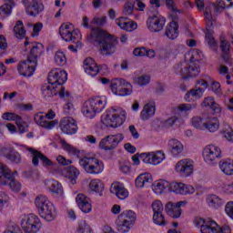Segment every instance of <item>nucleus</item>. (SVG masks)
Returning <instances> with one entry per match:
<instances>
[{
    "label": "nucleus",
    "instance_id": "obj_39",
    "mask_svg": "<svg viewBox=\"0 0 233 233\" xmlns=\"http://www.w3.org/2000/svg\"><path fill=\"white\" fill-rule=\"evenodd\" d=\"M203 96V88L199 86H196L195 89L189 90L185 95V100L187 101V103H190L192 99H199V97H202Z\"/></svg>",
    "mask_w": 233,
    "mask_h": 233
},
{
    "label": "nucleus",
    "instance_id": "obj_9",
    "mask_svg": "<svg viewBox=\"0 0 233 233\" xmlns=\"http://www.w3.org/2000/svg\"><path fill=\"white\" fill-rule=\"evenodd\" d=\"M202 156L208 165H218L221 157V148L214 145L207 146L203 149Z\"/></svg>",
    "mask_w": 233,
    "mask_h": 233
},
{
    "label": "nucleus",
    "instance_id": "obj_28",
    "mask_svg": "<svg viewBox=\"0 0 233 233\" xmlns=\"http://www.w3.org/2000/svg\"><path fill=\"white\" fill-rule=\"evenodd\" d=\"M155 115H156V105L153 102H150L144 106L140 113V119L142 121H148V119H150V117H154Z\"/></svg>",
    "mask_w": 233,
    "mask_h": 233
},
{
    "label": "nucleus",
    "instance_id": "obj_35",
    "mask_svg": "<svg viewBox=\"0 0 233 233\" xmlns=\"http://www.w3.org/2000/svg\"><path fill=\"white\" fill-rule=\"evenodd\" d=\"M57 88L55 85H52L50 83L45 84L42 86V95L45 97V99H50V97H54V96H57V91L56 90Z\"/></svg>",
    "mask_w": 233,
    "mask_h": 233
},
{
    "label": "nucleus",
    "instance_id": "obj_24",
    "mask_svg": "<svg viewBox=\"0 0 233 233\" xmlns=\"http://www.w3.org/2000/svg\"><path fill=\"white\" fill-rule=\"evenodd\" d=\"M43 44L41 43H34L31 44V50L30 53L27 56V59L32 61V64L34 63L37 65V59L41 57V54L44 52Z\"/></svg>",
    "mask_w": 233,
    "mask_h": 233
},
{
    "label": "nucleus",
    "instance_id": "obj_38",
    "mask_svg": "<svg viewBox=\"0 0 233 233\" xmlns=\"http://www.w3.org/2000/svg\"><path fill=\"white\" fill-rule=\"evenodd\" d=\"M153 190L155 194L160 195L168 190L170 192V182L167 180H160L153 185Z\"/></svg>",
    "mask_w": 233,
    "mask_h": 233
},
{
    "label": "nucleus",
    "instance_id": "obj_2",
    "mask_svg": "<svg viewBox=\"0 0 233 233\" xmlns=\"http://www.w3.org/2000/svg\"><path fill=\"white\" fill-rule=\"evenodd\" d=\"M35 205L38 208V213L46 221H54L56 219V208L44 195H39L35 199Z\"/></svg>",
    "mask_w": 233,
    "mask_h": 233
},
{
    "label": "nucleus",
    "instance_id": "obj_29",
    "mask_svg": "<svg viewBox=\"0 0 233 233\" xmlns=\"http://www.w3.org/2000/svg\"><path fill=\"white\" fill-rule=\"evenodd\" d=\"M213 220H205L202 218H195V225L200 228L201 233H212Z\"/></svg>",
    "mask_w": 233,
    "mask_h": 233
},
{
    "label": "nucleus",
    "instance_id": "obj_50",
    "mask_svg": "<svg viewBox=\"0 0 233 233\" xmlns=\"http://www.w3.org/2000/svg\"><path fill=\"white\" fill-rule=\"evenodd\" d=\"M14 2L12 0H5V4L0 7V15H10L12 14V7Z\"/></svg>",
    "mask_w": 233,
    "mask_h": 233
},
{
    "label": "nucleus",
    "instance_id": "obj_64",
    "mask_svg": "<svg viewBox=\"0 0 233 233\" xmlns=\"http://www.w3.org/2000/svg\"><path fill=\"white\" fill-rule=\"evenodd\" d=\"M214 10L217 13L223 12L225 10V2L221 0H217L215 4H213Z\"/></svg>",
    "mask_w": 233,
    "mask_h": 233
},
{
    "label": "nucleus",
    "instance_id": "obj_52",
    "mask_svg": "<svg viewBox=\"0 0 233 233\" xmlns=\"http://www.w3.org/2000/svg\"><path fill=\"white\" fill-rule=\"evenodd\" d=\"M55 63L58 66H65L66 65V56L63 51H56L55 54Z\"/></svg>",
    "mask_w": 233,
    "mask_h": 233
},
{
    "label": "nucleus",
    "instance_id": "obj_8",
    "mask_svg": "<svg viewBox=\"0 0 233 233\" xmlns=\"http://www.w3.org/2000/svg\"><path fill=\"white\" fill-rule=\"evenodd\" d=\"M21 227L24 232L36 233L41 229V220L39 217L29 214L21 221Z\"/></svg>",
    "mask_w": 233,
    "mask_h": 233
},
{
    "label": "nucleus",
    "instance_id": "obj_3",
    "mask_svg": "<svg viewBox=\"0 0 233 233\" xmlns=\"http://www.w3.org/2000/svg\"><path fill=\"white\" fill-rule=\"evenodd\" d=\"M127 119L125 111L121 109L111 108L106 114V117L102 119L103 125L111 127L112 128H117L125 123Z\"/></svg>",
    "mask_w": 233,
    "mask_h": 233
},
{
    "label": "nucleus",
    "instance_id": "obj_31",
    "mask_svg": "<svg viewBox=\"0 0 233 233\" xmlns=\"http://www.w3.org/2000/svg\"><path fill=\"white\" fill-rule=\"evenodd\" d=\"M204 128L208 130V132H218L219 129V120H218V117L208 116L204 121Z\"/></svg>",
    "mask_w": 233,
    "mask_h": 233
},
{
    "label": "nucleus",
    "instance_id": "obj_21",
    "mask_svg": "<svg viewBox=\"0 0 233 233\" xmlns=\"http://www.w3.org/2000/svg\"><path fill=\"white\" fill-rule=\"evenodd\" d=\"M187 202L185 201H178L176 204L173 202H167L166 205V212L167 216L173 218L174 219H177V218H181V207L186 206Z\"/></svg>",
    "mask_w": 233,
    "mask_h": 233
},
{
    "label": "nucleus",
    "instance_id": "obj_1",
    "mask_svg": "<svg viewBox=\"0 0 233 233\" xmlns=\"http://www.w3.org/2000/svg\"><path fill=\"white\" fill-rule=\"evenodd\" d=\"M87 40L89 43L96 45L102 56H112V54H115L118 44L117 37L101 28H93L87 36Z\"/></svg>",
    "mask_w": 233,
    "mask_h": 233
},
{
    "label": "nucleus",
    "instance_id": "obj_47",
    "mask_svg": "<svg viewBox=\"0 0 233 233\" xmlns=\"http://www.w3.org/2000/svg\"><path fill=\"white\" fill-rule=\"evenodd\" d=\"M220 50L222 52V58L224 61H228L230 56H228V52H230V45L225 39L220 41Z\"/></svg>",
    "mask_w": 233,
    "mask_h": 233
},
{
    "label": "nucleus",
    "instance_id": "obj_45",
    "mask_svg": "<svg viewBox=\"0 0 233 233\" xmlns=\"http://www.w3.org/2000/svg\"><path fill=\"white\" fill-rule=\"evenodd\" d=\"M220 169L224 174L227 176H232L233 175V160L227 159L219 164Z\"/></svg>",
    "mask_w": 233,
    "mask_h": 233
},
{
    "label": "nucleus",
    "instance_id": "obj_36",
    "mask_svg": "<svg viewBox=\"0 0 233 233\" xmlns=\"http://www.w3.org/2000/svg\"><path fill=\"white\" fill-rule=\"evenodd\" d=\"M58 96L61 99H65L67 103L64 106L65 110H72L74 108V104H72V96L70 93L65 89V87H61V90L58 91Z\"/></svg>",
    "mask_w": 233,
    "mask_h": 233
},
{
    "label": "nucleus",
    "instance_id": "obj_14",
    "mask_svg": "<svg viewBox=\"0 0 233 233\" xmlns=\"http://www.w3.org/2000/svg\"><path fill=\"white\" fill-rule=\"evenodd\" d=\"M66 79H68V74L66 73V71L59 70V71H56V73H49L47 81L49 85H54L56 87L58 85L61 90V88H65L63 85L66 83Z\"/></svg>",
    "mask_w": 233,
    "mask_h": 233
},
{
    "label": "nucleus",
    "instance_id": "obj_58",
    "mask_svg": "<svg viewBox=\"0 0 233 233\" xmlns=\"http://www.w3.org/2000/svg\"><path fill=\"white\" fill-rule=\"evenodd\" d=\"M206 43H208V45L210 48H216V46H218V44L216 43V40L214 39L212 32L206 33Z\"/></svg>",
    "mask_w": 233,
    "mask_h": 233
},
{
    "label": "nucleus",
    "instance_id": "obj_33",
    "mask_svg": "<svg viewBox=\"0 0 233 233\" xmlns=\"http://www.w3.org/2000/svg\"><path fill=\"white\" fill-rule=\"evenodd\" d=\"M82 113L86 116V117H89V119L96 117L97 112L96 111V107H94V104H92V100L89 99L84 103Z\"/></svg>",
    "mask_w": 233,
    "mask_h": 233
},
{
    "label": "nucleus",
    "instance_id": "obj_42",
    "mask_svg": "<svg viewBox=\"0 0 233 233\" xmlns=\"http://www.w3.org/2000/svg\"><path fill=\"white\" fill-rule=\"evenodd\" d=\"M13 32L17 39H25L26 35V31H25V25H23V21L19 20L16 22L15 25L14 26Z\"/></svg>",
    "mask_w": 233,
    "mask_h": 233
},
{
    "label": "nucleus",
    "instance_id": "obj_27",
    "mask_svg": "<svg viewBox=\"0 0 233 233\" xmlns=\"http://www.w3.org/2000/svg\"><path fill=\"white\" fill-rule=\"evenodd\" d=\"M110 192L111 194H116L118 199H127L128 198V190L119 182L111 185Z\"/></svg>",
    "mask_w": 233,
    "mask_h": 233
},
{
    "label": "nucleus",
    "instance_id": "obj_11",
    "mask_svg": "<svg viewBox=\"0 0 233 233\" xmlns=\"http://www.w3.org/2000/svg\"><path fill=\"white\" fill-rule=\"evenodd\" d=\"M165 23L167 19L157 11L155 15L147 18V26L149 32H161L165 27Z\"/></svg>",
    "mask_w": 233,
    "mask_h": 233
},
{
    "label": "nucleus",
    "instance_id": "obj_5",
    "mask_svg": "<svg viewBox=\"0 0 233 233\" xmlns=\"http://www.w3.org/2000/svg\"><path fill=\"white\" fill-rule=\"evenodd\" d=\"M0 185H8L14 192L21 190V183L14 178V175L6 166L0 164Z\"/></svg>",
    "mask_w": 233,
    "mask_h": 233
},
{
    "label": "nucleus",
    "instance_id": "obj_23",
    "mask_svg": "<svg viewBox=\"0 0 233 233\" xmlns=\"http://www.w3.org/2000/svg\"><path fill=\"white\" fill-rule=\"evenodd\" d=\"M76 205L85 214L92 212V204L90 203V198L85 194H78L76 198Z\"/></svg>",
    "mask_w": 233,
    "mask_h": 233
},
{
    "label": "nucleus",
    "instance_id": "obj_46",
    "mask_svg": "<svg viewBox=\"0 0 233 233\" xmlns=\"http://www.w3.org/2000/svg\"><path fill=\"white\" fill-rule=\"evenodd\" d=\"M49 190L57 196H63V186L57 180L49 182Z\"/></svg>",
    "mask_w": 233,
    "mask_h": 233
},
{
    "label": "nucleus",
    "instance_id": "obj_20",
    "mask_svg": "<svg viewBox=\"0 0 233 233\" xmlns=\"http://www.w3.org/2000/svg\"><path fill=\"white\" fill-rule=\"evenodd\" d=\"M169 192L175 194H180L181 196H187V194H194L196 189L190 185H185L184 183L172 182L169 183Z\"/></svg>",
    "mask_w": 233,
    "mask_h": 233
},
{
    "label": "nucleus",
    "instance_id": "obj_18",
    "mask_svg": "<svg viewBox=\"0 0 233 233\" xmlns=\"http://www.w3.org/2000/svg\"><path fill=\"white\" fill-rule=\"evenodd\" d=\"M140 159L147 165H159L165 159V153L157 151L156 153H141Z\"/></svg>",
    "mask_w": 233,
    "mask_h": 233
},
{
    "label": "nucleus",
    "instance_id": "obj_15",
    "mask_svg": "<svg viewBox=\"0 0 233 233\" xmlns=\"http://www.w3.org/2000/svg\"><path fill=\"white\" fill-rule=\"evenodd\" d=\"M59 128L63 134L72 136L77 133V124L76 120L70 116H66L60 120Z\"/></svg>",
    "mask_w": 233,
    "mask_h": 233
},
{
    "label": "nucleus",
    "instance_id": "obj_60",
    "mask_svg": "<svg viewBox=\"0 0 233 233\" xmlns=\"http://www.w3.org/2000/svg\"><path fill=\"white\" fill-rule=\"evenodd\" d=\"M135 83L137 85H139L140 86H145V85H148V83H150V76H142L137 77L135 79Z\"/></svg>",
    "mask_w": 233,
    "mask_h": 233
},
{
    "label": "nucleus",
    "instance_id": "obj_56",
    "mask_svg": "<svg viewBox=\"0 0 233 233\" xmlns=\"http://www.w3.org/2000/svg\"><path fill=\"white\" fill-rule=\"evenodd\" d=\"M191 123L194 128H198V130H203L205 128V123H203V119L200 116H194Z\"/></svg>",
    "mask_w": 233,
    "mask_h": 233
},
{
    "label": "nucleus",
    "instance_id": "obj_7",
    "mask_svg": "<svg viewBox=\"0 0 233 233\" xmlns=\"http://www.w3.org/2000/svg\"><path fill=\"white\" fill-rule=\"evenodd\" d=\"M111 90L116 96H130L132 94V85L123 78H115L110 84Z\"/></svg>",
    "mask_w": 233,
    "mask_h": 233
},
{
    "label": "nucleus",
    "instance_id": "obj_16",
    "mask_svg": "<svg viewBox=\"0 0 233 233\" xmlns=\"http://www.w3.org/2000/svg\"><path fill=\"white\" fill-rule=\"evenodd\" d=\"M101 69L107 70L108 66L106 65H103L100 67L97 66V64L92 57H87L84 60V70L88 76L96 77Z\"/></svg>",
    "mask_w": 233,
    "mask_h": 233
},
{
    "label": "nucleus",
    "instance_id": "obj_40",
    "mask_svg": "<svg viewBox=\"0 0 233 233\" xmlns=\"http://www.w3.org/2000/svg\"><path fill=\"white\" fill-rule=\"evenodd\" d=\"M152 181V176L148 173L140 174L135 180V185L137 188H143L147 183Z\"/></svg>",
    "mask_w": 233,
    "mask_h": 233
},
{
    "label": "nucleus",
    "instance_id": "obj_44",
    "mask_svg": "<svg viewBox=\"0 0 233 233\" xmlns=\"http://www.w3.org/2000/svg\"><path fill=\"white\" fill-rule=\"evenodd\" d=\"M208 205L212 208H219L223 205V199L217 195H210L207 198Z\"/></svg>",
    "mask_w": 233,
    "mask_h": 233
},
{
    "label": "nucleus",
    "instance_id": "obj_63",
    "mask_svg": "<svg viewBox=\"0 0 233 233\" xmlns=\"http://www.w3.org/2000/svg\"><path fill=\"white\" fill-rule=\"evenodd\" d=\"M16 125L18 127V132L20 134H25L28 132V124L26 122H21V120L16 121Z\"/></svg>",
    "mask_w": 233,
    "mask_h": 233
},
{
    "label": "nucleus",
    "instance_id": "obj_32",
    "mask_svg": "<svg viewBox=\"0 0 233 233\" xmlns=\"http://www.w3.org/2000/svg\"><path fill=\"white\" fill-rule=\"evenodd\" d=\"M90 100L96 114H99V112H103V110H105V107L106 106V96H95Z\"/></svg>",
    "mask_w": 233,
    "mask_h": 233
},
{
    "label": "nucleus",
    "instance_id": "obj_54",
    "mask_svg": "<svg viewBox=\"0 0 233 233\" xmlns=\"http://www.w3.org/2000/svg\"><path fill=\"white\" fill-rule=\"evenodd\" d=\"M199 72V65L196 63L190 64L187 68V77H198Z\"/></svg>",
    "mask_w": 233,
    "mask_h": 233
},
{
    "label": "nucleus",
    "instance_id": "obj_19",
    "mask_svg": "<svg viewBox=\"0 0 233 233\" xmlns=\"http://www.w3.org/2000/svg\"><path fill=\"white\" fill-rule=\"evenodd\" d=\"M35 68H37V64H33L32 60L28 58L25 61L20 62L17 66V71L20 76H23L24 77H32L35 72Z\"/></svg>",
    "mask_w": 233,
    "mask_h": 233
},
{
    "label": "nucleus",
    "instance_id": "obj_12",
    "mask_svg": "<svg viewBox=\"0 0 233 233\" xmlns=\"http://www.w3.org/2000/svg\"><path fill=\"white\" fill-rule=\"evenodd\" d=\"M28 152L31 154L32 163L34 167H39V159L42 161L43 167H53L54 168L57 167V165L54 164L50 158L41 153L39 150H36L33 147L27 148Z\"/></svg>",
    "mask_w": 233,
    "mask_h": 233
},
{
    "label": "nucleus",
    "instance_id": "obj_49",
    "mask_svg": "<svg viewBox=\"0 0 233 233\" xmlns=\"http://www.w3.org/2000/svg\"><path fill=\"white\" fill-rule=\"evenodd\" d=\"M211 233H232V228L227 225L219 227V225L214 221L211 228Z\"/></svg>",
    "mask_w": 233,
    "mask_h": 233
},
{
    "label": "nucleus",
    "instance_id": "obj_10",
    "mask_svg": "<svg viewBox=\"0 0 233 233\" xmlns=\"http://www.w3.org/2000/svg\"><path fill=\"white\" fill-rule=\"evenodd\" d=\"M123 139H125L123 134L108 135L101 139L99 147L102 148V150H114L117 148V146Z\"/></svg>",
    "mask_w": 233,
    "mask_h": 233
},
{
    "label": "nucleus",
    "instance_id": "obj_6",
    "mask_svg": "<svg viewBox=\"0 0 233 233\" xmlns=\"http://www.w3.org/2000/svg\"><path fill=\"white\" fill-rule=\"evenodd\" d=\"M59 34L64 41L66 43H76L81 39V33L79 30L74 28V25L66 23L59 27Z\"/></svg>",
    "mask_w": 233,
    "mask_h": 233
},
{
    "label": "nucleus",
    "instance_id": "obj_13",
    "mask_svg": "<svg viewBox=\"0 0 233 233\" xmlns=\"http://www.w3.org/2000/svg\"><path fill=\"white\" fill-rule=\"evenodd\" d=\"M153 208V221L155 225H158L159 227H165L168 222L165 219V216L163 215V210L165 208L163 207V203L159 200H156L152 204Z\"/></svg>",
    "mask_w": 233,
    "mask_h": 233
},
{
    "label": "nucleus",
    "instance_id": "obj_43",
    "mask_svg": "<svg viewBox=\"0 0 233 233\" xmlns=\"http://www.w3.org/2000/svg\"><path fill=\"white\" fill-rule=\"evenodd\" d=\"M133 225L134 224H132V220L119 219L116 222V228L118 232L127 233L132 228Z\"/></svg>",
    "mask_w": 233,
    "mask_h": 233
},
{
    "label": "nucleus",
    "instance_id": "obj_53",
    "mask_svg": "<svg viewBox=\"0 0 233 233\" xmlns=\"http://www.w3.org/2000/svg\"><path fill=\"white\" fill-rule=\"evenodd\" d=\"M118 219L131 221L132 224H134V220L136 219V213L132 210H126L119 215Z\"/></svg>",
    "mask_w": 233,
    "mask_h": 233
},
{
    "label": "nucleus",
    "instance_id": "obj_62",
    "mask_svg": "<svg viewBox=\"0 0 233 233\" xmlns=\"http://www.w3.org/2000/svg\"><path fill=\"white\" fill-rule=\"evenodd\" d=\"M134 13V3L133 2H127L124 5V14L126 15H132Z\"/></svg>",
    "mask_w": 233,
    "mask_h": 233
},
{
    "label": "nucleus",
    "instance_id": "obj_57",
    "mask_svg": "<svg viewBox=\"0 0 233 233\" xmlns=\"http://www.w3.org/2000/svg\"><path fill=\"white\" fill-rule=\"evenodd\" d=\"M77 233H91L92 228L86 224V221L83 220L80 222L79 227L76 230Z\"/></svg>",
    "mask_w": 233,
    "mask_h": 233
},
{
    "label": "nucleus",
    "instance_id": "obj_51",
    "mask_svg": "<svg viewBox=\"0 0 233 233\" xmlns=\"http://www.w3.org/2000/svg\"><path fill=\"white\" fill-rule=\"evenodd\" d=\"M89 188L93 192H96L97 194H101L103 192V183L99 179H93L89 183Z\"/></svg>",
    "mask_w": 233,
    "mask_h": 233
},
{
    "label": "nucleus",
    "instance_id": "obj_34",
    "mask_svg": "<svg viewBox=\"0 0 233 233\" xmlns=\"http://www.w3.org/2000/svg\"><path fill=\"white\" fill-rule=\"evenodd\" d=\"M179 25L177 22L172 21L169 25L166 27V35L168 39H176L177 35H179L178 31Z\"/></svg>",
    "mask_w": 233,
    "mask_h": 233
},
{
    "label": "nucleus",
    "instance_id": "obj_22",
    "mask_svg": "<svg viewBox=\"0 0 233 233\" xmlns=\"http://www.w3.org/2000/svg\"><path fill=\"white\" fill-rule=\"evenodd\" d=\"M24 5H25L28 15H39L45 10V5H43L40 0H32L31 5L28 4V0H24Z\"/></svg>",
    "mask_w": 233,
    "mask_h": 233
},
{
    "label": "nucleus",
    "instance_id": "obj_61",
    "mask_svg": "<svg viewBox=\"0 0 233 233\" xmlns=\"http://www.w3.org/2000/svg\"><path fill=\"white\" fill-rule=\"evenodd\" d=\"M8 206V195L6 193L0 191V210Z\"/></svg>",
    "mask_w": 233,
    "mask_h": 233
},
{
    "label": "nucleus",
    "instance_id": "obj_41",
    "mask_svg": "<svg viewBox=\"0 0 233 233\" xmlns=\"http://www.w3.org/2000/svg\"><path fill=\"white\" fill-rule=\"evenodd\" d=\"M175 74L181 76L182 79L188 78V65L187 63H180L175 66Z\"/></svg>",
    "mask_w": 233,
    "mask_h": 233
},
{
    "label": "nucleus",
    "instance_id": "obj_25",
    "mask_svg": "<svg viewBox=\"0 0 233 233\" xmlns=\"http://www.w3.org/2000/svg\"><path fill=\"white\" fill-rule=\"evenodd\" d=\"M116 25H117V26H119L122 30H126V32H132L137 28V23L123 16L116 19Z\"/></svg>",
    "mask_w": 233,
    "mask_h": 233
},
{
    "label": "nucleus",
    "instance_id": "obj_37",
    "mask_svg": "<svg viewBox=\"0 0 233 233\" xmlns=\"http://www.w3.org/2000/svg\"><path fill=\"white\" fill-rule=\"evenodd\" d=\"M168 148L173 156H179L183 152V144L179 140L173 138L168 142Z\"/></svg>",
    "mask_w": 233,
    "mask_h": 233
},
{
    "label": "nucleus",
    "instance_id": "obj_48",
    "mask_svg": "<svg viewBox=\"0 0 233 233\" xmlns=\"http://www.w3.org/2000/svg\"><path fill=\"white\" fill-rule=\"evenodd\" d=\"M205 19L207 22V30L208 32H212V28L214 26V20L212 19V11L210 10V6L206 7L204 12Z\"/></svg>",
    "mask_w": 233,
    "mask_h": 233
},
{
    "label": "nucleus",
    "instance_id": "obj_4",
    "mask_svg": "<svg viewBox=\"0 0 233 233\" xmlns=\"http://www.w3.org/2000/svg\"><path fill=\"white\" fill-rule=\"evenodd\" d=\"M79 165L86 174L97 175L103 172L105 166L103 161L96 157H84L79 160Z\"/></svg>",
    "mask_w": 233,
    "mask_h": 233
},
{
    "label": "nucleus",
    "instance_id": "obj_17",
    "mask_svg": "<svg viewBox=\"0 0 233 233\" xmlns=\"http://www.w3.org/2000/svg\"><path fill=\"white\" fill-rule=\"evenodd\" d=\"M176 172L184 177H188L194 172V162L188 158L178 161L176 165Z\"/></svg>",
    "mask_w": 233,
    "mask_h": 233
},
{
    "label": "nucleus",
    "instance_id": "obj_55",
    "mask_svg": "<svg viewBox=\"0 0 233 233\" xmlns=\"http://www.w3.org/2000/svg\"><path fill=\"white\" fill-rule=\"evenodd\" d=\"M2 119L5 121H21V116L16 115L15 113L5 112L2 116Z\"/></svg>",
    "mask_w": 233,
    "mask_h": 233
},
{
    "label": "nucleus",
    "instance_id": "obj_30",
    "mask_svg": "<svg viewBox=\"0 0 233 233\" xmlns=\"http://www.w3.org/2000/svg\"><path fill=\"white\" fill-rule=\"evenodd\" d=\"M5 157L11 161V163H15V165H21L22 157L19 152L15 151L14 148H5Z\"/></svg>",
    "mask_w": 233,
    "mask_h": 233
},
{
    "label": "nucleus",
    "instance_id": "obj_26",
    "mask_svg": "<svg viewBox=\"0 0 233 233\" xmlns=\"http://www.w3.org/2000/svg\"><path fill=\"white\" fill-rule=\"evenodd\" d=\"M35 122L36 125L47 130H52V128L57 125V120L48 121L46 120V116H43L41 113L35 115Z\"/></svg>",
    "mask_w": 233,
    "mask_h": 233
},
{
    "label": "nucleus",
    "instance_id": "obj_59",
    "mask_svg": "<svg viewBox=\"0 0 233 233\" xmlns=\"http://www.w3.org/2000/svg\"><path fill=\"white\" fill-rule=\"evenodd\" d=\"M198 105L196 104H180L177 106V110L180 112H190V110H194Z\"/></svg>",
    "mask_w": 233,
    "mask_h": 233
}]
</instances>
